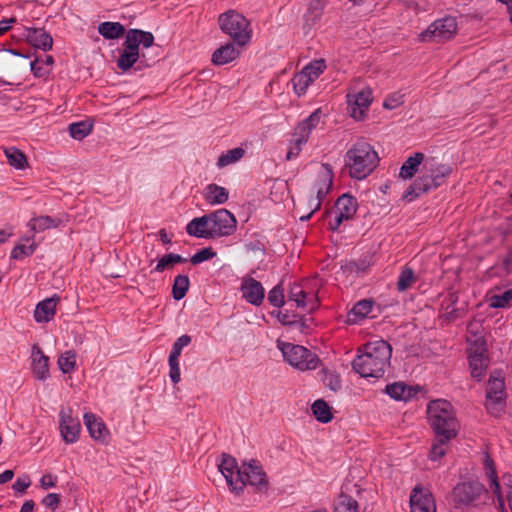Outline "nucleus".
Here are the masks:
<instances>
[{"mask_svg":"<svg viewBox=\"0 0 512 512\" xmlns=\"http://www.w3.org/2000/svg\"><path fill=\"white\" fill-rule=\"evenodd\" d=\"M392 348L384 340L369 342L358 349L352 366L362 377L380 378L390 365Z\"/></svg>","mask_w":512,"mask_h":512,"instance_id":"f257e3e1","label":"nucleus"},{"mask_svg":"<svg viewBox=\"0 0 512 512\" xmlns=\"http://www.w3.org/2000/svg\"><path fill=\"white\" fill-rule=\"evenodd\" d=\"M379 157L374 148L364 140H358L346 153V166L354 179H364L376 168Z\"/></svg>","mask_w":512,"mask_h":512,"instance_id":"f03ea898","label":"nucleus"},{"mask_svg":"<svg viewBox=\"0 0 512 512\" xmlns=\"http://www.w3.org/2000/svg\"><path fill=\"white\" fill-rule=\"evenodd\" d=\"M427 415L435 435H443L446 440H452L457 436L459 423L450 402L442 399L431 401Z\"/></svg>","mask_w":512,"mask_h":512,"instance_id":"7ed1b4c3","label":"nucleus"},{"mask_svg":"<svg viewBox=\"0 0 512 512\" xmlns=\"http://www.w3.org/2000/svg\"><path fill=\"white\" fill-rule=\"evenodd\" d=\"M154 43V36L151 32L130 29L125 36L123 51L117 60V66L123 72L128 71L139 59V46L149 48Z\"/></svg>","mask_w":512,"mask_h":512,"instance_id":"20e7f679","label":"nucleus"},{"mask_svg":"<svg viewBox=\"0 0 512 512\" xmlns=\"http://www.w3.org/2000/svg\"><path fill=\"white\" fill-rule=\"evenodd\" d=\"M221 31L240 47L246 46L252 38L250 21L236 10H228L218 17Z\"/></svg>","mask_w":512,"mask_h":512,"instance_id":"39448f33","label":"nucleus"},{"mask_svg":"<svg viewBox=\"0 0 512 512\" xmlns=\"http://www.w3.org/2000/svg\"><path fill=\"white\" fill-rule=\"evenodd\" d=\"M488 496V489L478 481H463L454 486L450 497L455 508L478 507Z\"/></svg>","mask_w":512,"mask_h":512,"instance_id":"423d86ee","label":"nucleus"},{"mask_svg":"<svg viewBox=\"0 0 512 512\" xmlns=\"http://www.w3.org/2000/svg\"><path fill=\"white\" fill-rule=\"evenodd\" d=\"M247 484L256 487L259 491H266L268 488L267 476L255 460H252L250 463H244L237 470V479L233 486V492L236 494L241 493Z\"/></svg>","mask_w":512,"mask_h":512,"instance_id":"0eeeda50","label":"nucleus"},{"mask_svg":"<svg viewBox=\"0 0 512 512\" xmlns=\"http://www.w3.org/2000/svg\"><path fill=\"white\" fill-rule=\"evenodd\" d=\"M333 170L327 163L322 164L321 169L317 173V179L313 185L316 193L315 197H311L309 202L310 212L307 215H301L300 220L306 221L321 208L324 197L329 193L333 183Z\"/></svg>","mask_w":512,"mask_h":512,"instance_id":"6e6552de","label":"nucleus"},{"mask_svg":"<svg viewBox=\"0 0 512 512\" xmlns=\"http://www.w3.org/2000/svg\"><path fill=\"white\" fill-rule=\"evenodd\" d=\"M285 359L294 367L305 371L316 369L319 364L318 356L301 345L279 343Z\"/></svg>","mask_w":512,"mask_h":512,"instance_id":"1a4fd4ad","label":"nucleus"},{"mask_svg":"<svg viewBox=\"0 0 512 512\" xmlns=\"http://www.w3.org/2000/svg\"><path fill=\"white\" fill-rule=\"evenodd\" d=\"M321 111L316 109L308 118L298 123L292 134V140L288 149L286 159L290 160L300 154L302 145L307 143L310 134L320 122Z\"/></svg>","mask_w":512,"mask_h":512,"instance_id":"9d476101","label":"nucleus"},{"mask_svg":"<svg viewBox=\"0 0 512 512\" xmlns=\"http://www.w3.org/2000/svg\"><path fill=\"white\" fill-rule=\"evenodd\" d=\"M457 32V22L453 17H445L434 21L424 32L420 34L423 42L441 43L450 40Z\"/></svg>","mask_w":512,"mask_h":512,"instance_id":"9b49d317","label":"nucleus"},{"mask_svg":"<svg viewBox=\"0 0 512 512\" xmlns=\"http://www.w3.org/2000/svg\"><path fill=\"white\" fill-rule=\"evenodd\" d=\"M504 389V380L491 375L486 390V408L494 416H500L504 411Z\"/></svg>","mask_w":512,"mask_h":512,"instance_id":"f8f14e48","label":"nucleus"},{"mask_svg":"<svg viewBox=\"0 0 512 512\" xmlns=\"http://www.w3.org/2000/svg\"><path fill=\"white\" fill-rule=\"evenodd\" d=\"M209 215L211 238L228 236L236 230V219L227 209H219Z\"/></svg>","mask_w":512,"mask_h":512,"instance_id":"ddd939ff","label":"nucleus"},{"mask_svg":"<svg viewBox=\"0 0 512 512\" xmlns=\"http://www.w3.org/2000/svg\"><path fill=\"white\" fill-rule=\"evenodd\" d=\"M486 352L485 344L479 341H475L467 349L471 375L477 380H481L486 374L489 362Z\"/></svg>","mask_w":512,"mask_h":512,"instance_id":"4468645a","label":"nucleus"},{"mask_svg":"<svg viewBox=\"0 0 512 512\" xmlns=\"http://www.w3.org/2000/svg\"><path fill=\"white\" fill-rule=\"evenodd\" d=\"M59 429L63 440L68 443H75L79 438L81 424L78 418L73 417L71 408L62 409L59 413Z\"/></svg>","mask_w":512,"mask_h":512,"instance_id":"2eb2a0df","label":"nucleus"},{"mask_svg":"<svg viewBox=\"0 0 512 512\" xmlns=\"http://www.w3.org/2000/svg\"><path fill=\"white\" fill-rule=\"evenodd\" d=\"M372 91L369 88L362 89L353 96L348 95L350 104V116L355 120H363L372 103Z\"/></svg>","mask_w":512,"mask_h":512,"instance_id":"dca6fc26","label":"nucleus"},{"mask_svg":"<svg viewBox=\"0 0 512 512\" xmlns=\"http://www.w3.org/2000/svg\"><path fill=\"white\" fill-rule=\"evenodd\" d=\"M411 512H436V504L430 491L416 486L410 496Z\"/></svg>","mask_w":512,"mask_h":512,"instance_id":"f3484780","label":"nucleus"},{"mask_svg":"<svg viewBox=\"0 0 512 512\" xmlns=\"http://www.w3.org/2000/svg\"><path fill=\"white\" fill-rule=\"evenodd\" d=\"M438 187V183L435 182L430 173L423 169L422 175L419 176L406 190L404 199L411 202L420 195L425 194L432 189H437Z\"/></svg>","mask_w":512,"mask_h":512,"instance_id":"a211bd4d","label":"nucleus"},{"mask_svg":"<svg viewBox=\"0 0 512 512\" xmlns=\"http://www.w3.org/2000/svg\"><path fill=\"white\" fill-rule=\"evenodd\" d=\"M289 300L294 301L297 307H301L307 312L314 311L319 305L316 294L306 292L302 284L295 283L291 286Z\"/></svg>","mask_w":512,"mask_h":512,"instance_id":"6ab92c4d","label":"nucleus"},{"mask_svg":"<svg viewBox=\"0 0 512 512\" xmlns=\"http://www.w3.org/2000/svg\"><path fill=\"white\" fill-rule=\"evenodd\" d=\"M241 291L243 298L251 304L260 305L264 299V289L261 283L254 278L243 279Z\"/></svg>","mask_w":512,"mask_h":512,"instance_id":"aec40b11","label":"nucleus"},{"mask_svg":"<svg viewBox=\"0 0 512 512\" xmlns=\"http://www.w3.org/2000/svg\"><path fill=\"white\" fill-rule=\"evenodd\" d=\"M32 371L34 376L39 380H45L49 377V357L44 355L42 349L38 345H33L32 353Z\"/></svg>","mask_w":512,"mask_h":512,"instance_id":"412c9836","label":"nucleus"},{"mask_svg":"<svg viewBox=\"0 0 512 512\" xmlns=\"http://www.w3.org/2000/svg\"><path fill=\"white\" fill-rule=\"evenodd\" d=\"M84 423L93 439L107 442L110 433L105 423L100 418L93 413H85Z\"/></svg>","mask_w":512,"mask_h":512,"instance_id":"4be33fe9","label":"nucleus"},{"mask_svg":"<svg viewBox=\"0 0 512 512\" xmlns=\"http://www.w3.org/2000/svg\"><path fill=\"white\" fill-rule=\"evenodd\" d=\"M59 300L60 298L55 295L39 302L34 310L35 320L39 323L52 320L56 313V306Z\"/></svg>","mask_w":512,"mask_h":512,"instance_id":"5701e85b","label":"nucleus"},{"mask_svg":"<svg viewBox=\"0 0 512 512\" xmlns=\"http://www.w3.org/2000/svg\"><path fill=\"white\" fill-rule=\"evenodd\" d=\"M423 169L430 173L432 178L438 183L440 187L446 178L452 173V167L445 163L437 162L434 159L427 160L424 163Z\"/></svg>","mask_w":512,"mask_h":512,"instance_id":"b1692460","label":"nucleus"},{"mask_svg":"<svg viewBox=\"0 0 512 512\" xmlns=\"http://www.w3.org/2000/svg\"><path fill=\"white\" fill-rule=\"evenodd\" d=\"M335 208V214L339 215L340 221L349 220L357 211V201L354 197L344 194L337 199Z\"/></svg>","mask_w":512,"mask_h":512,"instance_id":"393cba45","label":"nucleus"},{"mask_svg":"<svg viewBox=\"0 0 512 512\" xmlns=\"http://www.w3.org/2000/svg\"><path fill=\"white\" fill-rule=\"evenodd\" d=\"M385 391L395 400L408 401L418 393L419 387L408 386L404 382H395L387 385Z\"/></svg>","mask_w":512,"mask_h":512,"instance_id":"a878e982","label":"nucleus"},{"mask_svg":"<svg viewBox=\"0 0 512 512\" xmlns=\"http://www.w3.org/2000/svg\"><path fill=\"white\" fill-rule=\"evenodd\" d=\"M62 224V220L60 218H52L48 215H41L38 217L32 218L28 226L33 234L44 232L46 230L52 228H58ZM34 235L32 237L27 238V241L33 240Z\"/></svg>","mask_w":512,"mask_h":512,"instance_id":"bb28decb","label":"nucleus"},{"mask_svg":"<svg viewBox=\"0 0 512 512\" xmlns=\"http://www.w3.org/2000/svg\"><path fill=\"white\" fill-rule=\"evenodd\" d=\"M209 219L208 214L194 218L186 227L187 233L197 238H211Z\"/></svg>","mask_w":512,"mask_h":512,"instance_id":"cd10ccee","label":"nucleus"},{"mask_svg":"<svg viewBox=\"0 0 512 512\" xmlns=\"http://www.w3.org/2000/svg\"><path fill=\"white\" fill-rule=\"evenodd\" d=\"M27 39L34 47L42 49L43 51L50 50L53 45L51 35L43 29H28Z\"/></svg>","mask_w":512,"mask_h":512,"instance_id":"c85d7f7f","label":"nucleus"},{"mask_svg":"<svg viewBox=\"0 0 512 512\" xmlns=\"http://www.w3.org/2000/svg\"><path fill=\"white\" fill-rule=\"evenodd\" d=\"M424 159L425 155L422 152H416L408 157L400 168L399 177L404 180L413 178Z\"/></svg>","mask_w":512,"mask_h":512,"instance_id":"c756f323","label":"nucleus"},{"mask_svg":"<svg viewBox=\"0 0 512 512\" xmlns=\"http://www.w3.org/2000/svg\"><path fill=\"white\" fill-rule=\"evenodd\" d=\"M239 54L233 43H227L214 51L211 61L214 65H225L235 60Z\"/></svg>","mask_w":512,"mask_h":512,"instance_id":"7c9ffc66","label":"nucleus"},{"mask_svg":"<svg viewBox=\"0 0 512 512\" xmlns=\"http://www.w3.org/2000/svg\"><path fill=\"white\" fill-rule=\"evenodd\" d=\"M240 469L237 466L236 460L229 456V455H223L222 462L219 465V470L225 477L228 485L231 487V490L233 491V486L236 483L237 479V470Z\"/></svg>","mask_w":512,"mask_h":512,"instance_id":"2f4dec72","label":"nucleus"},{"mask_svg":"<svg viewBox=\"0 0 512 512\" xmlns=\"http://www.w3.org/2000/svg\"><path fill=\"white\" fill-rule=\"evenodd\" d=\"M373 308V302L370 300H361L357 302L348 314L349 323H357L367 317Z\"/></svg>","mask_w":512,"mask_h":512,"instance_id":"473e14b6","label":"nucleus"},{"mask_svg":"<svg viewBox=\"0 0 512 512\" xmlns=\"http://www.w3.org/2000/svg\"><path fill=\"white\" fill-rule=\"evenodd\" d=\"M98 32L106 39H117L125 34V27L119 22H103L98 26Z\"/></svg>","mask_w":512,"mask_h":512,"instance_id":"72a5a7b5","label":"nucleus"},{"mask_svg":"<svg viewBox=\"0 0 512 512\" xmlns=\"http://www.w3.org/2000/svg\"><path fill=\"white\" fill-rule=\"evenodd\" d=\"M228 191L216 184L207 186L205 199L210 204H223L228 200Z\"/></svg>","mask_w":512,"mask_h":512,"instance_id":"f704fd0d","label":"nucleus"},{"mask_svg":"<svg viewBox=\"0 0 512 512\" xmlns=\"http://www.w3.org/2000/svg\"><path fill=\"white\" fill-rule=\"evenodd\" d=\"M5 155L8 159V163L14 168L25 169L28 167L27 158L21 150L15 147H10L5 149Z\"/></svg>","mask_w":512,"mask_h":512,"instance_id":"c9c22d12","label":"nucleus"},{"mask_svg":"<svg viewBox=\"0 0 512 512\" xmlns=\"http://www.w3.org/2000/svg\"><path fill=\"white\" fill-rule=\"evenodd\" d=\"M444 438L445 436L443 435L435 436L429 453L430 460H440L446 454L447 445L451 440H446Z\"/></svg>","mask_w":512,"mask_h":512,"instance_id":"e433bc0d","label":"nucleus"},{"mask_svg":"<svg viewBox=\"0 0 512 512\" xmlns=\"http://www.w3.org/2000/svg\"><path fill=\"white\" fill-rule=\"evenodd\" d=\"M312 411L320 422L327 423L332 420L331 408L324 400H316L312 405Z\"/></svg>","mask_w":512,"mask_h":512,"instance_id":"4c0bfd02","label":"nucleus"},{"mask_svg":"<svg viewBox=\"0 0 512 512\" xmlns=\"http://www.w3.org/2000/svg\"><path fill=\"white\" fill-rule=\"evenodd\" d=\"M190 286V281L187 275H178L174 279L172 286V295L175 300H181L185 297Z\"/></svg>","mask_w":512,"mask_h":512,"instance_id":"58836bf2","label":"nucleus"},{"mask_svg":"<svg viewBox=\"0 0 512 512\" xmlns=\"http://www.w3.org/2000/svg\"><path fill=\"white\" fill-rule=\"evenodd\" d=\"M245 155V150L241 147H237L231 150H228L226 153H223L217 161V166L219 168H223L225 166H228L230 164H233L240 159L243 158Z\"/></svg>","mask_w":512,"mask_h":512,"instance_id":"ea45409f","label":"nucleus"},{"mask_svg":"<svg viewBox=\"0 0 512 512\" xmlns=\"http://www.w3.org/2000/svg\"><path fill=\"white\" fill-rule=\"evenodd\" d=\"M358 503L351 496L341 494L338 497L337 503L333 512H358Z\"/></svg>","mask_w":512,"mask_h":512,"instance_id":"a19ab883","label":"nucleus"},{"mask_svg":"<svg viewBox=\"0 0 512 512\" xmlns=\"http://www.w3.org/2000/svg\"><path fill=\"white\" fill-rule=\"evenodd\" d=\"M58 366L63 373H69L76 366V352L69 350L61 354L58 359Z\"/></svg>","mask_w":512,"mask_h":512,"instance_id":"79ce46f5","label":"nucleus"},{"mask_svg":"<svg viewBox=\"0 0 512 512\" xmlns=\"http://www.w3.org/2000/svg\"><path fill=\"white\" fill-rule=\"evenodd\" d=\"M415 280L416 278L413 269L405 266L399 275L397 289L401 292L405 291L412 286Z\"/></svg>","mask_w":512,"mask_h":512,"instance_id":"37998d69","label":"nucleus"},{"mask_svg":"<svg viewBox=\"0 0 512 512\" xmlns=\"http://www.w3.org/2000/svg\"><path fill=\"white\" fill-rule=\"evenodd\" d=\"M186 262V259L181 255L170 253L164 255L157 263L155 270L163 272L165 269H170L174 264Z\"/></svg>","mask_w":512,"mask_h":512,"instance_id":"c03bdc74","label":"nucleus"},{"mask_svg":"<svg viewBox=\"0 0 512 512\" xmlns=\"http://www.w3.org/2000/svg\"><path fill=\"white\" fill-rule=\"evenodd\" d=\"M489 306L492 308H505L512 302V288L502 294L492 295L488 299Z\"/></svg>","mask_w":512,"mask_h":512,"instance_id":"a18cd8bd","label":"nucleus"},{"mask_svg":"<svg viewBox=\"0 0 512 512\" xmlns=\"http://www.w3.org/2000/svg\"><path fill=\"white\" fill-rule=\"evenodd\" d=\"M181 355V351L174 347L169 356V366H170V377L174 383H178L180 381V369L178 358Z\"/></svg>","mask_w":512,"mask_h":512,"instance_id":"49530a36","label":"nucleus"},{"mask_svg":"<svg viewBox=\"0 0 512 512\" xmlns=\"http://www.w3.org/2000/svg\"><path fill=\"white\" fill-rule=\"evenodd\" d=\"M326 69V63L323 59L314 60L311 63H309L307 66H305L302 71L306 72L305 74L311 78V81L313 82L315 79H317Z\"/></svg>","mask_w":512,"mask_h":512,"instance_id":"de8ad7c7","label":"nucleus"},{"mask_svg":"<svg viewBox=\"0 0 512 512\" xmlns=\"http://www.w3.org/2000/svg\"><path fill=\"white\" fill-rule=\"evenodd\" d=\"M305 73L306 72L301 71L292 78L293 88L298 95L304 94L308 86L312 83L311 78Z\"/></svg>","mask_w":512,"mask_h":512,"instance_id":"09e8293b","label":"nucleus"},{"mask_svg":"<svg viewBox=\"0 0 512 512\" xmlns=\"http://www.w3.org/2000/svg\"><path fill=\"white\" fill-rule=\"evenodd\" d=\"M92 130V124L86 122L72 123L69 126V131L74 139L81 140L87 136Z\"/></svg>","mask_w":512,"mask_h":512,"instance_id":"8fccbe9b","label":"nucleus"},{"mask_svg":"<svg viewBox=\"0 0 512 512\" xmlns=\"http://www.w3.org/2000/svg\"><path fill=\"white\" fill-rule=\"evenodd\" d=\"M36 249V244L32 242L29 246H26L24 244H19L14 247V249L11 252V257L13 259H22L24 257H27Z\"/></svg>","mask_w":512,"mask_h":512,"instance_id":"3c124183","label":"nucleus"},{"mask_svg":"<svg viewBox=\"0 0 512 512\" xmlns=\"http://www.w3.org/2000/svg\"><path fill=\"white\" fill-rule=\"evenodd\" d=\"M268 301L274 307H281L284 304V293L280 285L275 286L268 293Z\"/></svg>","mask_w":512,"mask_h":512,"instance_id":"603ef678","label":"nucleus"},{"mask_svg":"<svg viewBox=\"0 0 512 512\" xmlns=\"http://www.w3.org/2000/svg\"><path fill=\"white\" fill-rule=\"evenodd\" d=\"M215 252L211 248H204L194 254L190 261L192 264L196 265L203 261L209 260L215 256Z\"/></svg>","mask_w":512,"mask_h":512,"instance_id":"864d4df0","label":"nucleus"},{"mask_svg":"<svg viewBox=\"0 0 512 512\" xmlns=\"http://www.w3.org/2000/svg\"><path fill=\"white\" fill-rule=\"evenodd\" d=\"M31 70L36 77H44L49 73V68L38 58L33 60L30 64Z\"/></svg>","mask_w":512,"mask_h":512,"instance_id":"5fc2aeb1","label":"nucleus"},{"mask_svg":"<svg viewBox=\"0 0 512 512\" xmlns=\"http://www.w3.org/2000/svg\"><path fill=\"white\" fill-rule=\"evenodd\" d=\"M403 103V95L395 93L387 97L383 103L386 109H395Z\"/></svg>","mask_w":512,"mask_h":512,"instance_id":"6e6d98bb","label":"nucleus"},{"mask_svg":"<svg viewBox=\"0 0 512 512\" xmlns=\"http://www.w3.org/2000/svg\"><path fill=\"white\" fill-rule=\"evenodd\" d=\"M42 503L46 507L55 511L60 503V495L56 493H50L43 498Z\"/></svg>","mask_w":512,"mask_h":512,"instance_id":"4d7b16f0","label":"nucleus"},{"mask_svg":"<svg viewBox=\"0 0 512 512\" xmlns=\"http://www.w3.org/2000/svg\"><path fill=\"white\" fill-rule=\"evenodd\" d=\"M485 473L489 479L498 477L496 473L495 463L489 455H486L485 457Z\"/></svg>","mask_w":512,"mask_h":512,"instance_id":"13d9d810","label":"nucleus"},{"mask_svg":"<svg viewBox=\"0 0 512 512\" xmlns=\"http://www.w3.org/2000/svg\"><path fill=\"white\" fill-rule=\"evenodd\" d=\"M489 481H490L489 487H490L492 493L496 496L497 502L504 500V497L501 492V486L498 481V477L489 479Z\"/></svg>","mask_w":512,"mask_h":512,"instance_id":"bf43d9fd","label":"nucleus"},{"mask_svg":"<svg viewBox=\"0 0 512 512\" xmlns=\"http://www.w3.org/2000/svg\"><path fill=\"white\" fill-rule=\"evenodd\" d=\"M30 480L28 478L21 479L18 478L13 484L12 488L19 493H24L26 489L30 486Z\"/></svg>","mask_w":512,"mask_h":512,"instance_id":"052dcab7","label":"nucleus"},{"mask_svg":"<svg viewBox=\"0 0 512 512\" xmlns=\"http://www.w3.org/2000/svg\"><path fill=\"white\" fill-rule=\"evenodd\" d=\"M40 483L43 489H48L55 486L56 478L51 474H46L41 478Z\"/></svg>","mask_w":512,"mask_h":512,"instance_id":"680f3d73","label":"nucleus"},{"mask_svg":"<svg viewBox=\"0 0 512 512\" xmlns=\"http://www.w3.org/2000/svg\"><path fill=\"white\" fill-rule=\"evenodd\" d=\"M191 342V337L189 335H182L177 339V341L174 343V347L178 348L180 351H182V348L187 346Z\"/></svg>","mask_w":512,"mask_h":512,"instance_id":"e2e57ef3","label":"nucleus"},{"mask_svg":"<svg viewBox=\"0 0 512 512\" xmlns=\"http://www.w3.org/2000/svg\"><path fill=\"white\" fill-rule=\"evenodd\" d=\"M14 477V472L12 470H5L0 474V484H5L11 481Z\"/></svg>","mask_w":512,"mask_h":512,"instance_id":"0e129e2a","label":"nucleus"},{"mask_svg":"<svg viewBox=\"0 0 512 512\" xmlns=\"http://www.w3.org/2000/svg\"><path fill=\"white\" fill-rule=\"evenodd\" d=\"M15 22L14 18H11L9 20H2L0 21V35L4 34L11 28V23Z\"/></svg>","mask_w":512,"mask_h":512,"instance_id":"69168bd1","label":"nucleus"},{"mask_svg":"<svg viewBox=\"0 0 512 512\" xmlns=\"http://www.w3.org/2000/svg\"><path fill=\"white\" fill-rule=\"evenodd\" d=\"M503 265L507 271L512 269V249L508 251L507 256L503 261Z\"/></svg>","mask_w":512,"mask_h":512,"instance_id":"338daca9","label":"nucleus"},{"mask_svg":"<svg viewBox=\"0 0 512 512\" xmlns=\"http://www.w3.org/2000/svg\"><path fill=\"white\" fill-rule=\"evenodd\" d=\"M34 501L33 500H27L24 502V504L21 507L20 512H33L34 509Z\"/></svg>","mask_w":512,"mask_h":512,"instance_id":"774afa93","label":"nucleus"}]
</instances>
